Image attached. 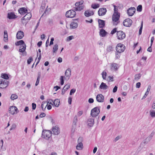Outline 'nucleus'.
<instances>
[{"mask_svg": "<svg viewBox=\"0 0 155 155\" xmlns=\"http://www.w3.org/2000/svg\"><path fill=\"white\" fill-rule=\"evenodd\" d=\"M99 88L101 89L105 90L108 88V86L104 83L102 82Z\"/></svg>", "mask_w": 155, "mask_h": 155, "instance_id": "23", "label": "nucleus"}, {"mask_svg": "<svg viewBox=\"0 0 155 155\" xmlns=\"http://www.w3.org/2000/svg\"><path fill=\"white\" fill-rule=\"evenodd\" d=\"M116 31H117V28H114L111 31V34L112 35H113L115 32H116Z\"/></svg>", "mask_w": 155, "mask_h": 155, "instance_id": "50", "label": "nucleus"}, {"mask_svg": "<svg viewBox=\"0 0 155 155\" xmlns=\"http://www.w3.org/2000/svg\"><path fill=\"white\" fill-rule=\"evenodd\" d=\"M83 1L76 2L75 4V6L74 7L75 11H80L83 9L84 7V5L83 4Z\"/></svg>", "mask_w": 155, "mask_h": 155, "instance_id": "1", "label": "nucleus"}, {"mask_svg": "<svg viewBox=\"0 0 155 155\" xmlns=\"http://www.w3.org/2000/svg\"><path fill=\"white\" fill-rule=\"evenodd\" d=\"M132 23V21L129 18L126 19L123 22V25L126 27H130Z\"/></svg>", "mask_w": 155, "mask_h": 155, "instance_id": "14", "label": "nucleus"}, {"mask_svg": "<svg viewBox=\"0 0 155 155\" xmlns=\"http://www.w3.org/2000/svg\"><path fill=\"white\" fill-rule=\"evenodd\" d=\"M70 85L69 84H67L64 86L63 88L66 91L70 87Z\"/></svg>", "mask_w": 155, "mask_h": 155, "instance_id": "43", "label": "nucleus"}, {"mask_svg": "<svg viewBox=\"0 0 155 155\" xmlns=\"http://www.w3.org/2000/svg\"><path fill=\"white\" fill-rule=\"evenodd\" d=\"M18 98V96L17 95L15 94H12L10 97L11 99L12 100H14L15 99H17Z\"/></svg>", "mask_w": 155, "mask_h": 155, "instance_id": "37", "label": "nucleus"}, {"mask_svg": "<svg viewBox=\"0 0 155 155\" xmlns=\"http://www.w3.org/2000/svg\"><path fill=\"white\" fill-rule=\"evenodd\" d=\"M76 91V89H72L70 92V95H72Z\"/></svg>", "mask_w": 155, "mask_h": 155, "instance_id": "49", "label": "nucleus"}, {"mask_svg": "<svg viewBox=\"0 0 155 155\" xmlns=\"http://www.w3.org/2000/svg\"><path fill=\"white\" fill-rule=\"evenodd\" d=\"M26 48L25 44H23V45H21L20 47L19 51L21 52H23L25 51Z\"/></svg>", "mask_w": 155, "mask_h": 155, "instance_id": "27", "label": "nucleus"}, {"mask_svg": "<svg viewBox=\"0 0 155 155\" xmlns=\"http://www.w3.org/2000/svg\"><path fill=\"white\" fill-rule=\"evenodd\" d=\"M119 68L118 65L115 63H112L111 64V69L115 71H117Z\"/></svg>", "mask_w": 155, "mask_h": 155, "instance_id": "20", "label": "nucleus"}, {"mask_svg": "<svg viewBox=\"0 0 155 155\" xmlns=\"http://www.w3.org/2000/svg\"><path fill=\"white\" fill-rule=\"evenodd\" d=\"M42 42L41 41H40L38 42L37 45L38 47H40L41 46L42 44Z\"/></svg>", "mask_w": 155, "mask_h": 155, "instance_id": "64", "label": "nucleus"}, {"mask_svg": "<svg viewBox=\"0 0 155 155\" xmlns=\"http://www.w3.org/2000/svg\"><path fill=\"white\" fill-rule=\"evenodd\" d=\"M71 75V70L70 68H68L65 71L64 73V80L68 81V80Z\"/></svg>", "mask_w": 155, "mask_h": 155, "instance_id": "7", "label": "nucleus"}, {"mask_svg": "<svg viewBox=\"0 0 155 155\" xmlns=\"http://www.w3.org/2000/svg\"><path fill=\"white\" fill-rule=\"evenodd\" d=\"M42 136L43 137L48 139L51 135V132L49 130H43L42 132Z\"/></svg>", "mask_w": 155, "mask_h": 155, "instance_id": "4", "label": "nucleus"}, {"mask_svg": "<svg viewBox=\"0 0 155 155\" xmlns=\"http://www.w3.org/2000/svg\"><path fill=\"white\" fill-rule=\"evenodd\" d=\"M48 105V103L47 102L44 101L42 102L41 104V108L43 110H44L47 106Z\"/></svg>", "mask_w": 155, "mask_h": 155, "instance_id": "32", "label": "nucleus"}, {"mask_svg": "<svg viewBox=\"0 0 155 155\" xmlns=\"http://www.w3.org/2000/svg\"><path fill=\"white\" fill-rule=\"evenodd\" d=\"M25 44L23 41L21 40L17 41L15 43V45L17 46L18 45H23V44Z\"/></svg>", "mask_w": 155, "mask_h": 155, "instance_id": "31", "label": "nucleus"}, {"mask_svg": "<svg viewBox=\"0 0 155 155\" xmlns=\"http://www.w3.org/2000/svg\"><path fill=\"white\" fill-rule=\"evenodd\" d=\"M136 9L134 7H131L128 9L127 11L128 15L129 16H132L135 12Z\"/></svg>", "mask_w": 155, "mask_h": 155, "instance_id": "15", "label": "nucleus"}, {"mask_svg": "<svg viewBox=\"0 0 155 155\" xmlns=\"http://www.w3.org/2000/svg\"><path fill=\"white\" fill-rule=\"evenodd\" d=\"M24 36L23 32L20 31L18 32L16 34V38L18 39H21Z\"/></svg>", "mask_w": 155, "mask_h": 155, "instance_id": "18", "label": "nucleus"}, {"mask_svg": "<svg viewBox=\"0 0 155 155\" xmlns=\"http://www.w3.org/2000/svg\"><path fill=\"white\" fill-rule=\"evenodd\" d=\"M96 99L98 102H103L104 101V97L102 94H99L97 95Z\"/></svg>", "mask_w": 155, "mask_h": 155, "instance_id": "16", "label": "nucleus"}, {"mask_svg": "<svg viewBox=\"0 0 155 155\" xmlns=\"http://www.w3.org/2000/svg\"><path fill=\"white\" fill-rule=\"evenodd\" d=\"M1 77L5 79H8L9 78L8 74H2L1 75Z\"/></svg>", "mask_w": 155, "mask_h": 155, "instance_id": "36", "label": "nucleus"}, {"mask_svg": "<svg viewBox=\"0 0 155 155\" xmlns=\"http://www.w3.org/2000/svg\"><path fill=\"white\" fill-rule=\"evenodd\" d=\"M45 114L44 113H41L39 115L40 117H45Z\"/></svg>", "mask_w": 155, "mask_h": 155, "instance_id": "57", "label": "nucleus"}, {"mask_svg": "<svg viewBox=\"0 0 155 155\" xmlns=\"http://www.w3.org/2000/svg\"><path fill=\"white\" fill-rule=\"evenodd\" d=\"M100 7V5L98 4H93L91 5V7L94 9H96Z\"/></svg>", "mask_w": 155, "mask_h": 155, "instance_id": "35", "label": "nucleus"}, {"mask_svg": "<svg viewBox=\"0 0 155 155\" xmlns=\"http://www.w3.org/2000/svg\"><path fill=\"white\" fill-rule=\"evenodd\" d=\"M102 77L104 80L106 79V76H107V73L105 71H103L102 73Z\"/></svg>", "mask_w": 155, "mask_h": 155, "instance_id": "41", "label": "nucleus"}, {"mask_svg": "<svg viewBox=\"0 0 155 155\" xmlns=\"http://www.w3.org/2000/svg\"><path fill=\"white\" fill-rule=\"evenodd\" d=\"M116 58L117 59H118L120 57V54L118 53H116Z\"/></svg>", "mask_w": 155, "mask_h": 155, "instance_id": "55", "label": "nucleus"}, {"mask_svg": "<svg viewBox=\"0 0 155 155\" xmlns=\"http://www.w3.org/2000/svg\"><path fill=\"white\" fill-rule=\"evenodd\" d=\"M4 40L5 42H7L8 41V35L6 31H4Z\"/></svg>", "mask_w": 155, "mask_h": 155, "instance_id": "29", "label": "nucleus"}, {"mask_svg": "<svg viewBox=\"0 0 155 155\" xmlns=\"http://www.w3.org/2000/svg\"><path fill=\"white\" fill-rule=\"evenodd\" d=\"M52 102L53 103L52 100H51V99L49 100L48 101V102H47V103H48H48H49V104H52Z\"/></svg>", "mask_w": 155, "mask_h": 155, "instance_id": "63", "label": "nucleus"}, {"mask_svg": "<svg viewBox=\"0 0 155 155\" xmlns=\"http://www.w3.org/2000/svg\"><path fill=\"white\" fill-rule=\"evenodd\" d=\"M41 54L40 53V55H39V57L38 58V62H37V63L36 64V65H37L38 64V63L39 62V61L40 60V59L41 58Z\"/></svg>", "mask_w": 155, "mask_h": 155, "instance_id": "58", "label": "nucleus"}, {"mask_svg": "<svg viewBox=\"0 0 155 155\" xmlns=\"http://www.w3.org/2000/svg\"><path fill=\"white\" fill-rule=\"evenodd\" d=\"M125 49V46L122 44H118L116 47V50L117 52L120 53L123 52Z\"/></svg>", "mask_w": 155, "mask_h": 155, "instance_id": "3", "label": "nucleus"}, {"mask_svg": "<svg viewBox=\"0 0 155 155\" xmlns=\"http://www.w3.org/2000/svg\"><path fill=\"white\" fill-rule=\"evenodd\" d=\"M64 77L63 76H61L60 78V84L61 85H63L64 84Z\"/></svg>", "mask_w": 155, "mask_h": 155, "instance_id": "34", "label": "nucleus"}, {"mask_svg": "<svg viewBox=\"0 0 155 155\" xmlns=\"http://www.w3.org/2000/svg\"><path fill=\"white\" fill-rule=\"evenodd\" d=\"M100 112L99 109L97 107H95L91 110V114L92 117H95L98 115Z\"/></svg>", "mask_w": 155, "mask_h": 155, "instance_id": "5", "label": "nucleus"}, {"mask_svg": "<svg viewBox=\"0 0 155 155\" xmlns=\"http://www.w3.org/2000/svg\"><path fill=\"white\" fill-rule=\"evenodd\" d=\"M72 101V98L71 97H69L68 99V102L69 104H71Z\"/></svg>", "mask_w": 155, "mask_h": 155, "instance_id": "56", "label": "nucleus"}, {"mask_svg": "<svg viewBox=\"0 0 155 155\" xmlns=\"http://www.w3.org/2000/svg\"><path fill=\"white\" fill-rule=\"evenodd\" d=\"M58 49V45L57 44H55L53 48V53H56Z\"/></svg>", "mask_w": 155, "mask_h": 155, "instance_id": "33", "label": "nucleus"}, {"mask_svg": "<svg viewBox=\"0 0 155 155\" xmlns=\"http://www.w3.org/2000/svg\"><path fill=\"white\" fill-rule=\"evenodd\" d=\"M17 16L12 12L8 13V18L9 19H12L16 18Z\"/></svg>", "mask_w": 155, "mask_h": 155, "instance_id": "21", "label": "nucleus"}, {"mask_svg": "<svg viewBox=\"0 0 155 155\" xmlns=\"http://www.w3.org/2000/svg\"><path fill=\"white\" fill-rule=\"evenodd\" d=\"M143 22L142 21L141 24V25L140 27V28L139 31V35H140L141 34L142 29L143 28Z\"/></svg>", "mask_w": 155, "mask_h": 155, "instance_id": "44", "label": "nucleus"}, {"mask_svg": "<svg viewBox=\"0 0 155 155\" xmlns=\"http://www.w3.org/2000/svg\"><path fill=\"white\" fill-rule=\"evenodd\" d=\"M107 34V32L103 29H101L100 31V35L102 37H105Z\"/></svg>", "mask_w": 155, "mask_h": 155, "instance_id": "26", "label": "nucleus"}, {"mask_svg": "<svg viewBox=\"0 0 155 155\" xmlns=\"http://www.w3.org/2000/svg\"><path fill=\"white\" fill-rule=\"evenodd\" d=\"M40 78V74H39L37 80L35 83V85L36 86L38 85L39 82V80Z\"/></svg>", "mask_w": 155, "mask_h": 155, "instance_id": "42", "label": "nucleus"}, {"mask_svg": "<svg viewBox=\"0 0 155 155\" xmlns=\"http://www.w3.org/2000/svg\"><path fill=\"white\" fill-rule=\"evenodd\" d=\"M142 10V6L141 5H138L137 8V11L139 12L141 11Z\"/></svg>", "mask_w": 155, "mask_h": 155, "instance_id": "45", "label": "nucleus"}, {"mask_svg": "<svg viewBox=\"0 0 155 155\" xmlns=\"http://www.w3.org/2000/svg\"><path fill=\"white\" fill-rule=\"evenodd\" d=\"M83 139L82 137H79L78 139V144L76 146V148L78 150H81L83 149V143L82 142L83 141Z\"/></svg>", "mask_w": 155, "mask_h": 155, "instance_id": "10", "label": "nucleus"}, {"mask_svg": "<svg viewBox=\"0 0 155 155\" xmlns=\"http://www.w3.org/2000/svg\"><path fill=\"white\" fill-rule=\"evenodd\" d=\"M117 86H115L113 89V92L114 93L116 92L117 90Z\"/></svg>", "mask_w": 155, "mask_h": 155, "instance_id": "52", "label": "nucleus"}, {"mask_svg": "<svg viewBox=\"0 0 155 155\" xmlns=\"http://www.w3.org/2000/svg\"><path fill=\"white\" fill-rule=\"evenodd\" d=\"M54 89H55V91H57L59 89H60V87H58V86H56L54 87Z\"/></svg>", "mask_w": 155, "mask_h": 155, "instance_id": "59", "label": "nucleus"}, {"mask_svg": "<svg viewBox=\"0 0 155 155\" xmlns=\"http://www.w3.org/2000/svg\"><path fill=\"white\" fill-rule=\"evenodd\" d=\"M108 78L109 79V81H113V77H111V76H109L108 77Z\"/></svg>", "mask_w": 155, "mask_h": 155, "instance_id": "61", "label": "nucleus"}, {"mask_svg": "<svg viewBox=\"0 0 155 155\" xmlns=\"http://www.w3.org/2000/svg\"><path fill=\"white\" fill-rule=\"evenodd\" d=\"M27 10L25 8H20L18 10V12L21 15H24L27 12Z\"/></svg>", "mask_w": 155, "mask_h": 155, "instance_id": "22", "label": "nucleus"}, {"mask_svg": "<svg viewBox=\"0 0 155 155\" xmlns=\"http://www.w3.org/2000/svg\"><path fill=\"white\" fill-rule=\"evenodd\" d=\"M114 9V13L116 14H120L118 12V7L117 6H116L115 5H113Z\"/></svg>", "mask_w": 155, "mask_h": 155, "instance_id": "40", "label": "nucleus"}, {"mask_svg": "<svg viewBox=\"0 0 155 155\" xmlns=\"http://www.w3.org/2000/svg\"><path fill=\"white\" fill-rule=\"evenodd\" d=\"M150 115L152 117H155V110H150Z\"/></svg>", "mask_w": 155, "mask_h": 155, "instance_id": "38", "label": "nucleus"}, {"mask_svg": "<svg viewBox=\"0 0 155 155\" xmlns=\"http://www.w3.org/2000/svg\"><path fill=\"white\" fill-rule=\"evenodd\" d=\"M140 82H138L136 84V87L137 88H139L140 86Z\"/></svg>", "mask_w": 155, "mask_h": 155, "instance_id": "54", "label": "nucleus"}, {"mask_svg": "<svg viewBox=\"0 0 155 155\" xmlns=\"http://www.w3.org/2000/svg\"><path fill=\"white\" fill-rule=\"evenodd\" d=\"M87 124L90 127H92L94 123V121L93 119H89L87 121Z\"/></svg>", "mask_w": 155, "mask_h": 155, "instance_id": "28", "label": "nucleus"}, {"mask_svg": "<svg viewBox=\"0 0 155 155\" xmlns=\"http://www.w3.org/2000/svg\"><path fill=\"white\" fill-rule=\"evenodd\" d=\"M8 82L7 81L3 79L0 80V88H5L8 85Z\"/></svg>", "mask_w": 155, "mask_h": 155, "instance_id": "11", "label": "nucleus"}, {"mask_svg": "<svg viewBox=\"0 0 155 155\" xmlns=\"http://www.w3.org/2000/svg\"><path fill=\"white\" fill-rule=\"evenodd\" d=\"M120 16V14L114 13L112 17V19L114 25H116L117 24V21L118 20Z\"/></svg>", "mask_w": 155, "mask_h": 155, "instance_id": "12", "label": "nucleus"}, {"mask_svg": "<svg viewBox=\"0 0 155 155\" xmlns=\"http://www.w3.org/2000/svg\"><path fill=\"white\" fill-rule=\"evenodd\" d=\"M151 45L150 47H149L148 49H147V51H149L150 52H152V48H151Z\"/></svg>", "mask_w": 155, "mask_h": 155, "instance_id": "62", "label": "nucleus"}, {"mask_svg": "<svg viewBox=\"0 0 155 155\" xmlns=\"http://www.w3.org/2000/svg\"><path fill=\"white\" fill-rule=\"evenodd\" d=\"M60 101L59 99H55L53 103L56 107H58L59 105Z\"/></svg>", "mask_w": 155, "mask_h": 155, "instance_id": "30", "label": "nucleus"}, {"mask_svg": "<svg viewBox=\"0 0 155 155\" xmlns=\"http://www.w3.org/2000/svg\"><path fill=\"white\" fill-rule=\"evenodd\" d=\"M52 131L53 132V134L54 135H58L60 133L59 128L57 126H55L53 127Z\"/></svg>", "mask_w": 155, "mask_h": 155, "instance_id": "17", "label": "nucleus"}, {"mask_svg": "<svg viewBox=\"0 0 155 155\" xmlns=\"http://www.w3.org/2000/svg\"><path fill=\"white\" fill-rule=\"evenodd\" d=\"M16 127V125L15 124H13L11 127V128L10 129V130H12L15 129Z\"/></svg>", "mask_w": 155, "mask_h": 155, "instance_id": "46", "label": "nucleus"}, {"mask_svg": "<svg viewBox=\"0 0 155 155\" xmlns=\"http://www.w3.org/2000/svg\"><path fill=\"white\" fill-rule=\"evenodd\" d=\"M74 38V36H71L69 37H67V41H69L70 40H71Z\"/></svg>", "mask_w": 155, "mask_h": 155, "instance_id": "47", "label": "nucleus"}, {"mask_svg": "<svg viewBox=\"0 0 155 155\" xmlns=\"http://www.w3.org/2000/svg\"><path fill=\"white\" fill-rule=\"evenodd\" d=\"M141 77V75L140 74H136L135 76L134 79L136 81L140 79Z\"/></svg>", "mask_w": 155, "mask_h": 155, "instance_id": "39", "label": "nucleus"}, {"mask_svg": "<svg viewBox=\"0 0 155 155\" xmlns=\"http://www.w3.org/2000/svg\"><path fill=\"white\" fill-rule=\"evenodd\" d=\"M9 113L12 115L17 114L19 111L17 108L15 106H11L9 109Z\"/></svg>", "mask_w": 155, "mask_h": 155, "instance_id": "6", "label": "nucleus"}, {"mask_svg": "<svg viewBox=\"0 0 155 155\" xmlns=\"http://www.w3.org/2000/svg\"><path fill=\"white\" fill-rule=\"evenodd\" d=\"M31 17V15L30 13H28L26 14L21 19V22L23 24L26 23Z\"/></svg>", "mask_w": 155, "mask_h": 155, "instance_id": "2", "label": "nucleus"}, {"mask_svg": "<svg viewBox=\"0 0 155 155\" xmlns=\"http://www.w3.org/2000/svg\"><path fill=\"white\" fill-rule=\"evenodd\" d=\"M33 61V59L32 57H31L29 58L27 61V63L28 64L31 63V62Z\"/></svg>", "mask_w": 155, "mask_h": 155, "instance_id": "48", "label": "nucleus"}, {"mask_svg": "<svg viewBox=\"0 0 155 155\" xmlns=\"http://www.w3.org/2000/svg\"><path fill=\"white\" fill-rule=\"evenodd\" d=\"M83 111H80L78 112V116H81L83 114Z\"/></svg>", "mask_w": 155, "mask_h": 155, "instance_id": "60", "label": "nucleus"}, {"mask_svg": "<svg viewBox=\"0 0 155 155\" xmlns=\"http://www.w3.org/2000/svg\"><path fill=\"white\" fill-rule=\"evenodd\" d=\"M78 25L76 22L73 21L71 23L70 25V28L71 29H74L77 28Z\"/></svg>", "mask_w": 155, "mask_h": 155, "instance_id": "24", "label": "nucleus"}, {"mask_svg": "<svg viewBox=\"0 0 155 155\" xmlns=\"http://www.w3.org/2000/svg\"><path fill=\"white\" fill-rule=\"evenodd\" d=\"M76 15L75 12L73 10H69L66 13V16L67 18H72L75 16Z\"/></svg>", "mask_w": 155, "mask_h": 155, "instance_id": "8", "label": "nucleus"}, {"mask_svg": "<svg viewBox=\"0 0 155 155\" xmlns=\"http://www.w3.org/2000/svg\"><path fill=\"white\" fill-rule=\"evenodd\" d=\"M107 11V9L105 8H102L99 9L98 13L99 15L102 16L104 15Z\"/></svg>", "mask_w": 155, "mask_h": 155, "instance_id": "13", "label": "nucleus"}, {"mask_svg": "<svg viewBox=\"0 0 155 155\" xmlns=\"http://www.w3.org/2000/svg\"><path fill=\"white\" fill-rule=\"evenodd\" d=\"M32 108L33 110H35L36 107V104L34 103H32Z\"/></svg>", "mask_w": 155, "mask_h": 155, "instance_id": "51", "label": "nucleus"}, {"mask_svg": "<svg viewBox=\"0 0 155 155\" xmlns=\"http://www.w3.org/2000/svg\"><path fill=\"white\" fill-rule=\"evenodd\" d=\"M94 14L93 11L92 10H87L85 11L84 13L85 16L86 17H88Z\"/></svg>", "mask_w": 155, "mask_h": 155, "instance_id": "19", "label": "nucleus"}, {"mask_svg": "<svg viewBox=\"0 0 155 155\" xmlns=\"http://www.w3.org/2000/svg\"><path fill=\"white\" fill-rule=\"evenodd\" d=\"M117 39L119 40H122L124 39L126 35L125 33L122 31H118L117 33Z\"/></svg>", "mask_w": 155, "mask_h": 155, "instance_id": "9", "label": "nucleus"}, {"mask_svg": "<svg viewBox=\"0 0 155 155\" xmlns=\"http://www.w3.org/2000/svg\"><path fill=\"white\" fill-rule=\"evenodd\" d=\"M99 26L100 28H103L105 25L104 21L101 19L98 20Z\"/></svg>", "mask_w": 155, "mask_h": 155, "instance_id": "25", "label": "nucleus"}, {"mask_svg": "<svg viewBox=\"0 0 155 155\" xmlns=\"http://www.w3.org/2000/svg\"><path fill=\"white\" fill-rule=\"evenodd\" d=\"M88 102L90 103H93L94 101V99L92 98H90L88 100Z\"/></svg>", "mask_w": 155, "mask_h": 155, "instance_id": "53", "label": "nucleus"}]
</instances>
